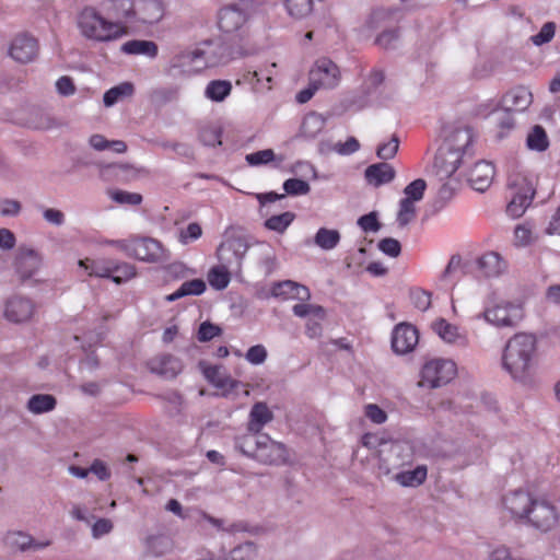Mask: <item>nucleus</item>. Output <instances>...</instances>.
<instances>
[{
    "mask_svg": "<svg viewBox=\"0 0 560 560\" xmlns=\"http://www.w3.org/2000/svg\"><path fill=\"white\" fill-rule=\"evenodd\" d=\"M253 12V0H223L217 12V25L226 40L244 45L248 43Z\"/></svg>",
    "mask_w": 560,
    "mask_h": 560,
    "instance_id": "obj_1",
    "label": "nucleus"
},
{
    "mask_svg": "<svg viewBox=\"0 0 560 560\" xmlns=\"http://www.w3.org/2000/svg\"><path fill=\"white\" fill-rule=\"evenodd\" d=\"M536 353V339L530 334L514 335L505 345L502 353V369L510 376L525 383L532 373Z\"/></svg>",
    "mask_w": 560,
    "mask_h": 560,
    "instance_id": "obj_2",
    "label": "nucleus"
},
{
    "mask_svg": "<svg viewBox=\"0 0 560 560\" xmlns=\"http://www.w3.org/2000/svg\"><path fill=\"white\" fill-rule=\"evenodd\" d=\"M474 131L470 127L457 128L439 150L434 165L441 177L452 176L464 163L465 158L474 154Z\"/></svg>",
    "mask_w": 560,
    "mask_h": 560,
    "instance_id": "obj_3",
    "label": "nucleus"
},
{
    "mask_svg": "<svg viewBox=\"0 0 560 560\" xmlns=\"http://www.w3.org/2000/svg\"><path fill=\"white\" fill-rule=\"evenodd\" d=\"M77 24L82 36L98 43L116 40L128 33L126 25L110 21L94 7H84L78 14Z\"/></svg>",
    "mask_w": 560,
    "mask_h": 560,
    "instance_id": "obj_4",
    "label": "nucleus"
},
{
    "mask_svg": "<svg viewBox=\"0 0 560 560\" xmlns=\"http://www.w3.org/2000/svg\"><path fill=\"white\" fill-rule=\"evenodd\" d=\"M483 319L495 328H515L524 318V310L520 303L499 298L495 292H490L483 300L482 312L475 316Z\"/></svg>",
    "mask_w": 560,
    "mask_h": 560,
    "instance_id": "obj_5",
    "label": "nucleus"
},
{
    "mask_svg": "<svg viewBox=\"0 0 560 560\" xmlns=\"http://www.w3.org/2000/svg\"><path fill=\"white\" fill-rule=\"evenodd\" d=\"M208 49H194L185 51L182 58L189 62H196L199 59H203V67H217L219 65H225L230 60L246 55L244 44L235 42H219L217 44L208 43Z\"/></svg>",
    "mask_w": 560,
    "mask_h": 560,
    "instance_id": "obj_6",
    "label": "nucleus"
},
{
    "mask_svg": "<svg viewBox=\"0 0 560 560\" xmlns=\"http://www.w3.org/2000/svg\"><path fill=\"white\" fill-rule=\"evenodd\" d=\"M508 189L511 194V200L506 205V213L513 219H518L532 205L536 189L533 180L522 173L509 175Z\"/></svg>",
    "mask_w": 560,
    "mask_h": 560,
    "instance_id": "obj_7",
    "label": "nucleus"
},
{
    "mask_svg": "<svg viewBox=\"0 0 560 560\" xmlns=\"http://www.w3.org/2000/svg\"><path fill=\"white\" fill-rule=\"evenodd\" d=\"M560 523V511L546 499H535L524 524L541 533L552 530Z\"/></svg>",
    "mask_w": 560,
    "mask_h": 560,
    "instance_id": "obj_8",
    "label": "nucleus"
},
{
    "mask_svg": "<svg viewBox=\"0 0 560 560\" xmlns=\"http://www.w3.org/2000/svg\"><path fill=\"white\" fill-rule=\"evenodd\" d=\"M425 189L427 182L422 178H417L405 187V197L399 200V209L396 217L400 228L408 225L416 217L415 202L423 198Z\"/></svg>",
    "mask_w": 560,
    "mask_h": 560,
    "instance_id": "obj_9",
    "label": "nucleus"
},
{
    "mask_svg": "<svg viewBox=\"0 0 560 560\" xmlns=\"http://www.w3.org/2000/svg\"><path fill=\"white\" fill-rule=\"evenodd\" d=\"M456 364L447 359H434L427 362L421 370L422 382L431 388L450 383L456 375Z\"/></svg>",
    "mask_w": 560,
    "mask_h": 560,
    "instance_id": "obj_10",
    "label": "nucleus"
},
{
    "mask_svg": "<svg viewBox=\"0 0 560 560\" xmlns=\"http://www.w3.org/2000/svg\"><path fill=\"white\" fill-rule=\"evenodd\" d=\"M127 254L140 261L159 262L164 259L162 244L151 237H138L126 246Z\"/></svg>",
    "mask_w": 560,
    "mask_h": 560,
    "instance_id": "obj_11",
    "label": "nucleus"
},
{
    "mask_svg": "<svg viewBox=\"0 0 560 560\" xmlns=\"http://www.w3.org/2000/svg\"><path fill=\"white\" fill-rule=\"evenodd\" d=\"M340 78L339 67L326 57L317 59L310 71V80L319 89L336 88Z\"/></svg>",
    "mask_w": 560,
    "mask_h": 560,
    "instance_id": "obj_12",
    "label": "nucleus"
},
{
    "mask_svg": "<svg viewBox=\"0 0 560 560\" xmlns=\"http://www.w3.org/2000/svg\"><path fill=\"white\" fill-rule=\"evenodd\" d=\"M536 498L530 492L516 489L506 493L503 499V506L516 522L524 524L530 508Z\"/></svg>",
    "mask_w": 560,
    "mask_h": 560,
    "instance_id": "obj_13",
    "label": "nucleus"
},
{
    "mask_svg": "<svg viewBox=\"0 0 560 560\" xmlns=\"http://www.w3.org/2000/svg\"><path fill=\"white\" fill-rule=\"evenodd\" d=\"M260 447L256 460L264 465H281L288 459V451L283 443L272 440L268 434H260Z\"/></svg>",
    "mask_w": 560,
    "mask_h": 560,
    "instance_id": "obj_14",
    "label": "nucleus"
},
{
    "mask_svg": "<svg viewBox=\"0 0 560 560\" xmlns=\"http://www.w3.org/2000/svg\"><path fill=\"white\" fill-rule=\"evenodd\" d=\"M419 341V334L415 326L400 323L392 332V349L397 354L411 352Z\"/></svg>",
    "mask_w": 560,
    "mask_h": 560,
    "instance_id": "obj_15",
    "label": "nucleus"
},
{
    "mask_svg": "<svg viewBox=\"0 0 560 560\" xmlns=\"http://www.w3.org/2000/svg\"><path fill=\"white\" fill-rule=\"evenodd\" d=\"M101 8L113 22L136 23V0H103Z\"/></svg>",
    "mask_w": 560,
    "mask_h": 560,
    "instance_id": "obj_16",
    "label": "nucleus"
},
{
    "mask_svg": "<svg viewBox=\"0 0 560 560\" xmlns=\"http://www.w3.org/2000/svg\"><path fill=\"white\" fill-rule=\"evenodd\" d=\"M42 265L40 255L33 248L20 249L13 267L21 281L32 279Z\"/></svg>",
    "mask_w": 560,
    "mask_h": 560,
    "instance_id": "obj_17",
    "label": "nucleus"
},
{
    "mask_svg": "<svg viewBox=\"0 0 560 560\" xmlns=\"http://www.w3.org/2000/svg\"><path fill=\"white\" fill-rule=\"evenodd\" d=\"M35 305L28 298L14 295L5 302L4 317L15 324L30 320L34 314Z\"/></svg>",
    "mask_w": 560,
    "mask_h": 560,
    "instance_id": "obj_18",
    "label": "nucleus"
},
{
    "mask_svg": "<svg viewBox=\"0 0 560 560\" xmlns=\"http://www.w3.org/2000/svg\"><path fill=\"white\" fill-rule=\"evenodd\" d=\"M9 52L10 56L18 62H31L37 56L38 43L36 38L26 34H22L14 38L10 46Z\"/></svg>",
    "mask_w": 560,
    "mask_h": 560,
    "instance_id": "obj_19",
    "label": "nucleus"
},
{
    "mask_svg": "<svg viewBox=\"0 0 560 560\" xmlns=\"http://www.w3.org/2000/svg\"><path fill=\"white\" fill-rule=\"evenodd\" d=\"M148 365L152 373L167 380L175 378L184 368L182 360L170 353L151 359Z\"/></svg>",
    "mask_w": 560,
    "mask_h": 560,
    "instance_id": "obj_20",
    "label": "nucleus"
},
{
    "mask_svg": "<svg viewBox=\"0 0 560 560\" xmlns=\"http://www.w3.org/2000/svg\"><path fill=\"white\" fill-rule=\"evenodd\" d=\"M494 174L493 164L481 160L470 170L468 182L474 190L485 192L491 186Z\"/></svg>",
    "mask_w": 560,
    "mask_h": 560,
    "instance_id": "obj_21",
    "label": "nucleus"
},
{
    "mask_svg": "<svg viewBox=\"0 0 560 560\" xmlns=\"http://www.w3.org/2000/svg\"><path fill=\"white\" fill-rule=\"evenodd\" d=\"M164 7L160 0H136V23L154 24L162 20Z\"/></svg>",
    "mask_w": 560,
    "mask_h": 560,
    "instance_id": "obj_22",
    "label": "nucleus"
},
{
    "mask_svg": "<svg viewBox=\"0 0 560 560\" xmlns=\"http://www.w3.org/2000/svg\"><path fill=\"white\" fill-rule=\"evenodd\" d=\"M533 103V94L525 86H516L508 91L501 98L502 108L513 112H524Z\"/></svg>",
    "mask_w": 560,
    "mask_h": 560,
    "instance_id": "obj_23",
    "label": "nucleus"
},
{
    "mask_svg": "<svg viewBox=\"0 0 560 560\" xmlns=\"http://www.w3.org/2000/svg\"><path fill=\"white\" fill-rule=\"evenodd\" d=\"M476 270L485 278L499 277L505 269V262L495 252H488L476 259Z\"/></svg>",
    "mask_w": 560,
    "mask_h": 560,
    "instance_id": "obj_24",
    "label": "nucleus"
},
{
    "mask_svg": "<svg viewBox=\"0 0 560 560\" xmlns=\"http://www.w3.org/2000/svg\"><path fill=\"white\" fill-rule=\"evenodd\" d=\"M364 176L369 184L380 187L390 183L395 178L396 172L390 164L381 162L369 165L365 168Z\"/></svg>",
    "mask_w": 560,
    "mask_h": 560,
    "instance_id": "obj_25",
    "label": "nucleus"
},
{
    "mask_svg": "<svg viewBox=\"0 0 560 560\" xmlns=\"http://www.w3.org/2000/svg\"><path fill=\"white\" fill-rule=\"evenodd\" d=\"M273 413L265 401L255 402L249 411L247 430L260 433L264 427L272 421Z\"/></svg>",
    "mask_w": 560,
    "mask_h": 560,
    "instance_id": "obj_26",
    "label": "nucleus"
},
{
    "mask_svg": "<svg viewBox=\"0 0 560 560\" xmlns=\"http://www.w3.org/2000/svg\"><path fill=\"white\" fill-rule=\"evenodd\" d=\"M260 434L255 432H247L246 434L238 435L234 439V447L248 458L256 460V454L260 447Z\"/></svg>",
    "mask_w": 560,
    "mask_h": 560,
    "instance_id": "obj_27",
    "label": "nucleus"
},
{
    "mask_svg": "<svg viewBox=\"0 0 560 560\" xmlns=\"http://www.w3.org/2000/svg\"><path fill=\"white\" fill-rule=\"evenodd\" d=\"M120 51L126 55H142L149 58H155L159 49L158 45L152 40L131 39L121 45Z\"/></svg>",
    "mask_w": 560,
    "mask_h": 560,
    "instance_id": "obj_28",
    "label": "nucleus"
},
{
    "mask_svg": "<svg viewBox=\"0 0 560 560\" xmlns=\"http://www.w3.org/2000/svg\"><path fill=\"white\" fill-rule=\"evenodd\" d=\"M206 289L207 284L202 279H191L182 283L175 292L166 295L165 301L172 303L185 296H199L206 291Z\"/></svg>",
    "mask_w": 560,
    "mask_h": 560,
    "instance_id": "obj_29",
    "label": "nucleus"
},
{
    "mask_svg": "<svg viewBox=\"0 0 560 560\" xmlns=\"http://www.w3.org/2000/svg\"><path fill=\"white\" fill-rule=\"evenodd\" d=\"M326 126V120L317 113H308L304 116L300 136L306 140L315 139Z\"/></svg>",
    "mask_w": 560,
    "mask_h": 560,
    "instance_id": "obj_30",
    "label": "nucleus"
},
{
    "mask_svg": "<svg viewBox=\"0 0 560 560\" xmlns=\"http://www.w3.org/2000/svg\"><path fill=\"white\" fill-rule=\"evenodd\" d=\"M428 475L427 466L418 465L410 470H402L395 475V480L402 487H419L422 485Z\"/></svg>",
    "mask_w": 560,
    "mask_h": 560,
    "instance_id": "obj_31",
    "label": "nucleus"
},
{
    "mask_svg": "<svg viewBox=\"0 0 560 560\" xmlns=\"http://www.w3.org/2000/svg\"><path fill=\"white\" fill-rule=\"evenodd\" d=\"M79 266L91 277L108 279V276L110 273L112 259L110 258H103V259L85 258V259L79 260Z\"/></svg>",
    "mask_w": 560,
    "mask_h": 560,
    "instance_id": "obj_32",
    "label": "nucleus"
},
{
    "mask_svg": "<svg viewBox=\"0 0 560 560\" xmlns=\"http://www.w3.org/2000/svg\"><path fill=\"white\" fill-rule=\"evenodd\" d=\"M384 80V72L380 69H373L368 77V82L370 86L364 91V95L353 98L350 105L355 107L357 109L364 108L369 104V96L372 94L371 89H377L380 85L383 84Z\"/></svg>",
    "mask_w": 560,
    "mask_h": 560,
    "instance_id": "obj_33",
    "label": "nucleus"
},
{
    "mask_svg": "<svg viewBox=\"0 0 560 560\" xmlns=\"http://www.w3.org/2000/svg\"><path fill=\"white\" fill-rule=\"evenodd\" d=\"M232 92L229 80H211L205 90V96L212 102H223Z\"/></svg>",
    "mask_w": 560,
    "mask_h": 560,
    "instance_id": "obj_34",
    "label": "nucleus"
},
{
    "mask_svg": "<svg viewBox=\"0 0 560 560\" xmlns=\"http://www.w3.org/2000/svg\"><path fill=\"white\" fill-rule=\"evenodd\" d=\"M341 235L336 229L319 228L314 236V244L323 250H331L340 243Z\"/></svg>",
    "mask_w": 560,
    "mask_h": 560,
    "instance_id": "obj_35",
    "label": "nucleus"
},
{
    "mask_svg": "<svg viewBox=\"0 0 560 560\" xmlns=\"http://www.w3.org/2000/svg\"><path fill=\"white\" fill-rule=\"evenodd\" d=\"M179 88L176 85L160 86L150 93V101L154 106L162 107L177 101Z\"/></svg>",
    "mask_w": 560,
    "mask_h": 560,
    "instance_id": "obj_36",
    "label": "nucleus"
},
{
    "mask_svg": "<svg viewBox=\"0 0 560 560\" xmlns=\"http://www.w3.org/2000/svg\"><path fill=\"white\" fill-rule=\"evenodd\" d=\"M136 276V268L133 265L129 262L119 261L116 259H112L110 273L108 279H110L116 284H121Z\"/></svg>",
    "mask_w": 560,
    "mask_h": 560,
    "instance_id": "obj_37",
    "label": "nucleus"
},
{
    "mask_svg": "<svg viewBox=\"0 0 560 560\" xmlns=\"http://www.w3.org/2000/svg\"><path fill=\"white\" fill-rule=\"evenodd\" d=\"M56 405L57 400L52 395L36 394L28 399L27 409L35 415H42L54 410Z\"/></svg>",
    "mask_w": 560,
    "mask_h": 560,
    "instance_id": "obj_38",
    "label": "nucleus"
},
{
    "mask_svg": "<svg viewBox=\"0 0 560 560\" xmlns=\"http://www.w3.org/2000/svg\"><path fill=\"white\" fill-rule=\"evenodd\" d=\"M526 145L532 151L544 152L549 148V139L545 128L535 125L527 135Z\"/></svg>",
    "mask_w": 560,
    "mask_h": 560,
    "instance_id": "obj_39",
    "label": "nucleus"
},
{
    "mask_svg": "<svg viewBox=\"0 0 560 560\" xmlns=\"http://www.w3.org/2000/svg\"><path fill=\"white\" fill-rule=\"evenodd\" d=\"M135 86L131 82H122L107 90L103 95V103L106 107L115 105L120 98L131 96Z\"/></svg>",
    "mask_w": 560,
    "mask_h": 560,
    "instance_id": "obj_40",
    "label": "nucleus"
},
{
    "mask_svg": "<svg viewBox=\"0 0 560 560\" xmlns=\"http://www.w3.org/2000/svg\"><path fill=\"white\" fill-rule=\"evenodd\" d=\"M295 213L285 211L281 214L271 215L264 222V226L277 233H283L294 221Z\"/></svg>",
    "mask_w": 560,
    "mask_h": 560,
    "instance_id": "obj_41",
    "label": "nucleus"
},
{
    "mask_svg": "<svg viewBox=\"0 0 560 560\" xmlns=\"http://www.w3.org/2000/svg\"><path fill=\"white\" fill-rule=\"evenodd\" d=\"M145 549L148 553L161 557L171 549V540L165 535H151L147 538Z\"/></svg>",
    "mask_w": 560,
    "mask_h": 560,
    "instance_id": "obj_42",
    "label": "nucleus"
},
{
    "mask_svg": "<svg viewBox=\"0 0 560 560\" xmlns=\"http://www.w3.org/2000/svg\"><path fill=\"white\" fill-rule=\"evenodd\" d=\"M285 8L290 16L301 20L313 11V0H285Z\"/></svg>",
    "mask_w": 560,
    "mask_h": 560,
    "instance_id": "obj_43",
    "label": "nucleus"
},
{
    "mask_svg": "<svg viewBox=\"0 0 560 560\" xmlns=\"http://www.w3.org/2000/svg\"><path fill=\"white\" fill-rule=\"evenodd\" d=\"M433 330L445 342L452 343L459 337L457 326L448 323L444 318L435 320L432 325Z\"/></svg>",
    "mask_w": 560,
    "mask_h": 560,
    "instance_id": "obj_44",
    "label": "nucleus"
},
{
    "mask_svg": "<svg viewBox=\"0 0 560 560\" xmlns=\"http://www.w3.org/2000/svg\"><path fill=\"white\" fill-rule=\"evenodd\" d=\"M257 556V547L252 541H246L234 547L223 560H254Z\"/></svg>",
    "mask_w": 560,
    "mask_h": 560,
    "instance_id": "obj_45",
    "label": "nucleus"
},
{
    "mask_svg": "<svg viewBox=\"0 0 560 560\" xmlns=\"http://www.w3.org/2000/svg\"><path fill=\"white\" fill-rule=\"evenodd\" d=\"M208 281L215 290H224L230 283V273L224 267H213L208 273Z\"/></svg>",
    "mask_w": 560,
    "mask_h": 560,
    "instance_id": "obj_46",
    "label": "nucleus"
},
{
    "mask_svg": "<svg viewBox=\"0 0 560 560\" xmlns=\"http://www.w3.org/2000/svg\"><path fill=\"white\" fill-rule=\"evenodd\" d=\"M399 142L398 136L394 133L389 141L377 145L376 156L384 162L394 159L398 152Z\"/></svg>",
    "mask_w": 560,
    "mask_h": 560,
    "instance_id": "obj_47",
    "label": "nucleus"
},
{
    "mask_svg": "<svg viewBox=\"0 0 560 560\" xmlns=\"http://www.w3.org/2000/svg\"><path fill=\"white\" fill-rule=\"evenodd\" d=\"M294 287H296V282L292 280L273 282L270 289V296L282 300L293 299Z\"/></svg>",
    "mask_w": 560,
    "mask_h": 560,
    "instance_id": "obj_48",
    "label": "nucleus"
},
{
    "mask_svg": "<svg viewBox=\"0 0 560 560\" xmlns=\"http://www.w3.org/2000/svg\"><path fill=\"white\" fill-rule=\"evenodd\" d=\"M282 187L284 192L290 196L307 195L311 190L310 184L301 178H288Z\"/></svg>",
    "mask_w": 560,
    "mask_h": 560,
    "instance_id": "obj_49",
    "label": "nucleus"
},
{
    "mask_svg": "<svg viewBox=\"0 0 560 560\" xmlns=\"http://www.w3.org/2000/svg\"><path fill=\"white\" fill-rule=\"evenodd\" d=\"M110 198L116 203L128 206H139L143 200L142 195L121 189L113 190L110 192Z\"/></svg>",
    "mask_w": 560,
    "mask_h": 560,
    "instance_id": "obj_50",
    "label": "nucleus"
},
{
    "mask_svg": "<svg viewBox=\"0 0 560 560\" xmlns=\"http://www.w3.org/2000/svg\"><path fill=\"white\" fill-rule=\"evenodd\" d=\"M276 160V154L271 149L259 150L245 156V161L250 166L268 164Z\"/></svg>",
    "mask_w": 560,
    "mask_h": 560,
    "instance_id": "obj_51",
    "label": "nucleus"
},
{
    "mask_svg": "<svg viewBox=\"0 0 560 560\" xmlns=\"http://www.w3.org/2000/svg\"><path fill=\"white\" fill-rule=\"evenodd\" d=\"M221 334H222V329L220 326H218L209 320H206L199 325L197 338L200 342H208V341L212 340L213 338L220 336Z\"/></svg>",
    "mask_w": 560,
    "mask_h": 560,
    "instance_id": "obj_52",
    "label": "nucleus"
},
{
    "mask_svg": "<svg viewBox=\"0 0 560 560\" xmlns=\"http://www.w3.org/2000/svg\"><path fill=\"white\" fill-rule=\"evenodd\" d=\"M556 33V24L553 22L545 23L539 32L530 37L535 46H542L552 40Z\"/></svg>",
    "mask_w": 560,
    "mask_h": 560,
    "instance_id": "obj_53",
    "label": "nucleus"
},
{
    "mask_svg": "<svg viewBox=\"0 0 560 560\" xmlns=\"http://www.w3.org/2000/svg\"><path fill=\"white\" fill-rule=\"evenodd\" d=\"M74 339L77 341H81V348L84 352H89L103 341L104 334L97 330H90L85 332L82 337L74 336Z\"/></svg>",
    "mask_w": 560,
    "mask_h": 560,
    "instance_id": "obj_54",
    "label": "nucleus"
},
{
    "mask_svg": "<svg viewBox=\"0 0 560 560\" xmlns=\"http://www.w3.org/2000/svg\"><path fill=\"white\" fill-rule=\"evenodd\" d=\"M410 299L413 306L421 312L427 311L431 305V293L419 288L410 291Z\"/></svg>",
    "mask_w": 560,
    "mask_h": 560,
    "instance_id": "obj_55",
    "label": "nucleus"
},
{
    "mask_svg": "<svg viewBox=\"0 0 560 560\" xmlns=\"http://www.w3.org/2000/svg\"><path fill=\"white\" fill-rule=\"evenodd\" d=\"M378 249L386 256L396 258L401 253L400 243L393 237H385L381 240L377 244Z\"/></svg>",
    "mask_w": 560,
    "mask_h": 560,
    "instance_id": "obj_56",
    "label": "nucleus"
},
{
    "mask_svg": "<svg viewBox=\"0 0 560 560\" xmlns=\"http://www.w3.org/2000/svg\"><path fill=\"white\" fill-rule=\"evenodd\" d=\"M104 172L110 173L116 177L129 178L136 175L135 167L127 163H112L104 167Z\"/></svg>",
    "mask_w": 560,
    "mask_h": 560,
    "instance_id": "obj_57",
    "label": "nucleus"
},
{
    "mask_svg": "<svg viewBox=\"0 0 560 560\" xmlns=\"http://www.w3.org/2000/svg\"><path fill=\"white\" fill-rule=\"evenodd\" d=\"M206 378L218 388H224L230 383L231 388L234 387V381L228 377H221L218 366H209L205 370Z\"/></svg>",
    "mask_w": 560,
    "mask_h": 560,
    "instance_id": "obj_58",
    "label": "nucleus"
},
{
    "mask_svg": "<svg viewBox=\"0 0 560 560\" xmlns=\"http://www.w3.org/2000/svg\"><path fill=\"white\" fill-rule=\"evenodd\" d=\"M399 38V31L398 28H390L383 31L377 37L375 38V44L384 49H389L395 46V43Z\"/></svg>",
    "mask_w": 560,
    "mask_h": 560,
    "instance_id": "obj_59",
    "label": "nucleus"
},
{
    "mask_svg": "<svg viewBox=\"0 0 560 560\" xmlns=\"http://www.w3.org/2000/svg\"><path fill=\"white\" fill-rule=\"evenodd\" d=\"M202 234V230L199 223L191 222L179 233V241L183 244H189L197 241Z\"/></svg>",
    "mask_w": 560,
    "mask_h": 560,
    "instance_id": "obj_60",
    "label": "nucleus"
},
{
    "mask_svg": "<svg viewBox=\"0 0 560 560\" xmlns=\"http://www.w3.org/2000/svg\"><path fill=\"white\" fill-rule=\"evenodd\" d=\"M267 350L262 345H255L248 348L245 359L254 365L262 364L267 359Z\"/></svg>",
    "mask_w": 560,
    "mask_h": 560,
    "instance_id": "obj_61",
    "label": "nucleus"
},
{
    "mask_svg": "<svg viewBox=\"0 0 560 560\" xmlns=\"http://www.w3.org/2000/svg\"><path fill=\"white\" fill-rule=\"evenodd\" d=\"M357 223L364 232H377L381 229L377 213L374 211L361 215Z\"/></svg>",
    "mask_w": 560,
    "mask_h": 560,
    "instance_id": "obj_62",
    "label": "nucleus"
},
{
    "mask_svg": "<svg viewBox=\"0 0 560 560\" xmlns=\"http://www.w3.org/2000/svg\"><path fill=\"white\" fill-rule=\"evenodd\" d=\"M276 63H271L266 69H258L253 72V80L262 86L271 88L272 75L275 73Z\"/></svg>",
    "mask_w": 560,
    "mask_h": 560,
    "instance_id": "obj_63",
    "label": "nucleus"
},
{
    "mask_svg": "<svg viewBox=\"0 0 560 560\" xmlns=\"http://www.w3.org/2000/svg\"><path fill=\"white\" fill-rule=\"evenodd\" d=\"M365 416L376 424H382L387 420L386 412L375 404L365 406Z\"/></svg>",
    "mask_w": 560,
    "mask_h": 560,
    "instance_id": "obj_64",
    "label": "nucleus"
}]
</instances>
